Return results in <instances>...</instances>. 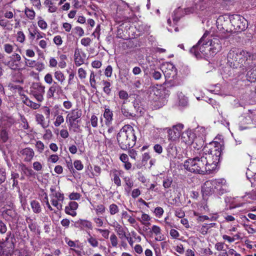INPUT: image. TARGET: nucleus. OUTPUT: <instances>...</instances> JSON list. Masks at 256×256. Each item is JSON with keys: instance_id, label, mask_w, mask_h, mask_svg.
Instances as JSON below:
<instances>
[{"instance_id": "obj_1", "label": "nucleus", "mask_w": 256, "mask_h": 256, "mask_svg": "<svg viewBox=\"0 0 256 256\" xmlns=\"http://www.w3.org/2000/svg\"><path fill=\"white\" fill-rule=\"evenodd\" d=\"M222 154V145L217 142H210L208 146L204 147L201 156L208 162L206 164L209 172L214 170L218 163Z\"/></svg>"}, {"instance_id": "obj_2", "label": "nucleus", "mask_w": 256, "mask_h": 256, "mask_svg": "<svg viewBox=\"0 0 256 256\" xmlns=\"http://www.w3.org/2000/svg\"><path fill=\"white\" fill-rule=\"evenodd\" d=\"M118 144L122 150H128L134 146L136 136L134 128L130 125L124 126L116 136Z\"/></svg>"}, {"instance_id": "obj_3", "label": "nucleus", "mask_w": 256, "mask_h": 256, "mask_svg": "<svg viewBox=\"0 0 256 256\" xmlns=\"http://www.w3.org/2000/svg\"><path fill=\"white\" fill-rule=\"evenodd\" d=\"M252 56L251 53L242 48H233L227 54V64L233 68L244 66Z\"/></svg>"}, {"instance_id": "obj_4", "label": "nucleus", "mask_w": 256, "mask_h": 256, "mask_svg": "<svg viewBox=\"0 0 256 256\" xmlns=\"http://www.w3.org/2000/svg\"><path fill=\"white\" fill-rule=\"evenodd\" d=\"M208 34L206 32L198 43L194 46L190 50V52L194 54L197 58H202L203 56L208 55L207 51L210 48V41L206 38Z\"/></svg>"}, {"instance_id": "obj_5", "label": "nucleus", "mask_w": 256, "mask_h": 256, "mask_svg": "<svg viewBox=\"0 0 256 256\" xmlns=\"http://www.w3.org/2000/svg\"><path fill=\"white\" fill-rule=\"evenodd\" d=\"M232 25L230 31L234 33L240 32L248 27L247 20L240 14H232L229 16Z\"/></svg>"}, {"instance_id": "obj_6", "label": "nucleus", "mask_w": 256, "mask_h": 256, "mask_svg": "<svg viewBox=\"0 0 256 256\" xmlns=\"http://www.w3.org/2000/svg\"><path fill=\"white\" fill-rule=\"evenodd\" d=\"M51 194H50V202L58 210H60L62 208V203L64 202V194L60 192H56L54 186L50 188Z\"/></svg>"}, {"instance_id": "obj_7", "label": "nucleus", "mask_w": 256, "mask_h": 256, "mask_svg": "<svg viewBox=\"0 0 256 256\" xmlns=\"http://www.w3.org/2000/svg\"><path fill=\"white\" fill-rule=\"evenodd\" d=\"M169 66L170 67V70H171L170 72H169L168 70L164 73L166 78H170L169 80H167V87H172L180 85V82L176 80V68L172 64Z\"/></svg>"}, {"instance_id": "obj_8", "label": "nucleus", "mask_w": 256, "mask_h": 256, "mask_svg": "<svg viewBox=\"0 0 256 256\" xmlns=\"http://www.w3.org/2000/svg\"><path fill=\"white\" fill-rule=\"evenodd\" d=\"M45 86L40 82H34L30 87V94L39 102L44 100Z\"/></svg>"}, {"instance_id": "obj_9", "label": "nucleus", "mask_w": 256, "mask_h": 256, "mask_svg": "<svg viewBox=\"0 0 256 256\" xmlns=\"http://www.w3.org/2000/svg\"><path fill=\"white\" fill-rule=\"evenodd\" d=\"M82 115V111L80 109L75 108L71 110L66 117V122L68 123L70 128L76 127L75 122H78V118Z\"/></svg>"}, {"instance_id": "obj_10", "label": "nucleus", "mask_w": 256, "mask_h": 256, "mask_svg": "<svg viewBox=\"0 0 256 256\" xmlns=\"http://www.w3.org/2000/svg\"><path fill=\"white\" fill-rule=\"evenodd\" d=\"M184 168L191 172L201 174V171L200 170H199V164L198 162H197L196 156L186 160L184 164Z\"/></svg>"}, {"instance_id": "obj_11", "label": "nucleus", "mask_w": 256, "mask_h": 256, "mask_svg": "<svg viewBox=\"0 0 256 256\" xmlns=\"http://www.w3.org/2000/svg\"><path fill=\"white\" fill-rule=\"evenodd\" d=\"M206 38H208L207 41H210L208 45L210 48L208 50L210 52V54H216L222 50V44L218 38H214L210 39L209 38L206 37Z\"/></svg>"}, {"instance_id": "obj_12", "label": "nucleus", "mask_w": 256, "mask_h": 256, "mask_svg": "<svg viewBox=\"0 0 256 256\" xmlns=\"http://www.w3.org/2000/svg\"><path fill=\"white\" fill-rule=\"evenodd\" d=\"M184 128V125L181 124L174 126L172 129L168 130V139L171 140H176L181 135V132Z\"/></svg>"}, {"instance_id": "obj_13", "label": "nucleus", "mask_w": 256, "mask_h": 256, "mask_svg": "<svg viewBox=\"0 0 256 256\" xmlns=\"http://www.w3.org/2000/svg\"><path fill=\"white\" fill-rule=\"evenodd\" d=\"M214 189L216 192L220 195H222L226 192L227 186L226 180L224 179H218L213 180Z\"/></svg>"}, {"instance_id": "obj_14", "label": "nucleus", "mask_w": 256, "mask_h": 256, "mask_svg": "<svg viewBox=\"0 0 256 256\" xmlns=\"http://www.w3.org/2000/svg\"><path fill=\"white\" fill-rule=\"evenodd\" d=\"M214 184H215L213 182V180H208L202 186V193L204 198L212 195L215 192Z\"/></svg>"}, {"instance_id": "obj_15", "label": "nucleus", "mask_w": 256, "mask_h": 256, "mask_svg": "<svg viewBox=\"0 0 256 256\" xmlns=\"http://www.w3.org/2000/svg\"><path fill=\"white\" fill-rule=\"evenodd\" d=\"M244 66L246 67V70L248 71L246 74V80L250 82H254L256 80V65L254 64H248Z\"/></svg>"}, {"instance_id": "obj_16", "label": "nucleus", "mask_w": 256, "mask_h": 256, "mask_svg": "<svg viewBox=\"0 0 256 256\" xmlns=\"http://www.w3.org/2000/svg\"><path fill=\"white\" fill-rule=\"evenodd\" d=\"M10 60L7 62H4L10 69L16 70L19 66L18 62L21 60L20 56L18 54H14L10 56Z\"/></svg>"}, {"instance_id": "obj_17", "label": "nucleus", "mask_w": 256, "mask_h": 256, "mask_svg": "<svg viewBox=\"0 0 256 256\" xmlns=\"http://www.w3.org/2000/svg\"><path fill=\"white\" fill-rule=\"evenodd\" d=\"M20 154L24 158V162H30L33 158L34 152V150L30 148H26L20 151Z\"/></svg>"}, {"instance_id": "obj_18", "label": "nucleus", "mask_w": 256, "mask_h": 256, "mask_svg": "<svg viewBox=\"0 0 256 256\" xmlns=\"http://www.w3.org/2000/svg\"><path fill=\"white\" fill-rule=\"evenodd\" d=\"M196 158L199 164V170H200L201 171V174H204L206 172H209V170H208V168L206 164L208 162L204 158V156H201V152Z\"/></svg>"}, {"instance_id": "obj_19", "label": "nucleus", "mask_w": 256, "mask_h": 256, "mask_svg": "<svg viewBox=\"0 0 256 256\" xmlns=\"http://www.w3.org/2000/svg\"><path fill=\"white\" fill-rule=\"evenodd\" d=\"M181 139L186 144H190L193 142L194 134L190 130H186L181 134Z\"/></svg>"}, {"instance_id": "obj_20", "label": "nucleus", "mask_w": 256, "mask_h": 256, "mask_svg": "<svg viewBox=\"0 0 256 256\" xmlns=\"http://www.w3.org/2000/svg\"><path fill=\"white\" fill-rule=\"evenodd\" d=\"M61 89V87L58 85V84L54 82L50 86L47 92L46 96L48 98H52L54 96V94L56 92H58V91Z\"/></svg>"}, {"instance_id": "obj_21", "label": "nucleus", "mask_w": 256, "mask_h": 256, "mask_svg": "<svg viewBox=\"0 0 256 256\" xmlns=\"http://www.w3.org/2000/svg\"><path fill=\"white\" fill-rule=\"evenodd\" d=\"M103 116L105 118V123L106 126H110L113 120V112L109 108H105Z\"/></svg>"}, {"instance_id": "obj_22", "label": "nucleus", "mask_w": 256, "mask_h": 256, "mask_svg": "<svg viewBox=\"0 0 256 256\" xmlns=\"http://www.w3.org/2000/svg\"><path fill=\"white\" fill-rule=\"evenodd\" d=\"M212 4V0H198L196 4V10H203L208 8Z\"/></svg>"}, {"instance_id": "obj_23", "label": "nucleus", "mask_w": 256, "mask_h": 256, "mask_svg": "<svg viewBox=\"0 0 256 256\" xmlns=\"http://www.w3.org/2000/svg\"><path fill=\"white\" fill-rule=\"evenodd\" d=\"M76 223L78 224L76 227L80 229H83L84 228H86L90 230L92 229V222L89 220L80 219L78 222H76Z\"/></svg>"}, {"instance_id": "obj_24", "label": "nucleus", "mask_w": 256, "mask_h": 256, "mask_svg": "<svg viewBox=\"0 0 256 256\" xmlns=\"http://www.w3.org/2000/svg\"><path fill=\"white\" fill-rule=\"evenodd\" d=\"M168 156L170 158H174L176 154V148L173 143H170L167 148Z\"/></svg>"}, {"instance_id": "obj_25", "label": "nucleus", "mask_w": 256, "mask_h": 256, "mask_svg": "<svg viewBox=\"0 0 256 256\" xmlns=\"http://www.w3.org/2000/svg\"><path fill=\"white\" fill-rule=\"evenodd\" d=\"M74 59L76 65L77 66H80L84 62V60L80 56V52L78 49H76L74 54Z\"/></svg>"}, {"instance_id": "obj_26", "label": "nucleus", "mask_w": 256, "mask_h": 256, "mask_svg": "<svg viewBox=\"0 0 256 256\" xmlns=\"http://www.w3.org/2000/svg\"><path fill=\"white\" fill-rule=\"evenodd\" d=\"M36 120L37 123L40 124L44 128H46L48 126V124L46 123L44 116L40 114H36Z\"/></svg>"}, {"instance_id": "obj_27", "label": "nucleus", "mask_w": 256, "mask_h": 256, "mask_svg": "<svg viewBox=\"0 0 256 256\" xmlns=\"http://www.w3.org/2000/svg\"><path fill=\"white\" fill-rule=\"evenodd\" d=\"M44 4L48 8L50 12H54L57 10V6L52 2L51 0H45Z\"/></svg>"}, {"instance_id": "obj_28", "label": "nucleus", "mask_w": 256, "mask_h": 256, "mask_svg": "<svg viewBox=\"0 0 256 256\" xmlns=\"http://www.w3.org/2000/svg\"><path fill=\"white\" fill-rule=\"evenodd\" d=\"M103 87V90L104 92L108 96H110L112 93V90L110 88L111 86V84L110 82L106 80H102V81Z\"/></svg>"}, {"instance_id": "obj_29", "label": "nucleus", "mask_w": 256, "mask_h": 256, "mask_svg": "<svg viewBox=\"0 0 256 256\" xmlns=\"http://www.w3.org/2000/svg\"><path fill=\"white\" fill-rule=\"evenodd\" d=\"M178 96L179 105L185 106L188 104V98L182 92L178 94Z\"/></svg>"}, {"instance_id": "obj_30", "label": "nucleus", "mask_w": 256, "mask_h": 256, "mask_svg": "<svg viewBox=\"0 0 256 256\" xmlns=\"http://www.w3.org/2000/svg\"><path fill=\"white\" fill-rule=\"evenodd\" d=\"M30 206L34 212L38 214L41 212V206L38 202L33 200L30 202Z\"/></svg>"}, {"instance_id": "obj_31", "label": "nucleus", "mask_w": 256, "mask_h": 256, "mask_svg": "<svg viewBox=\"0 0 256 256\" xmlns=\"http://www.w3.org/2000/svg\"><path fill=\"white\" fill-rule=\"evenodd\" d=\"M182 12V10L180 8H178L173 12L172 17L173 21L174 22H178L180 20L181 16H182L181 14Z\"/></svg>"}, {"instance_id": "obj_32", "label": "nucleus", "mask_w": 256, "mask_h": 256, "mask_svg": "<svg viewBox=\"0 0 256 256\" xmlns=\"http://www.w3.org/2000/svg\"><path fill=\"white\" fill-rule=\"evenodd\" d=\"M24 14L26 17L30 20H33L35 18L36 13L32 8L26 7L24 10Z\"/></svg>"}, {"instance_id": "obj_33", "label": "nucleus", "mask_w": 256, "mask_h": 256, "mask_svg": "<svg viewBox=\"0 0 256 256\" xmlns=\"http://www.w3.org/2000/svg\"><path fill=\"white\" fill-rule=\"evenodd\" d=\"M172 182V178L171 176H166L164 178L162 186L165 188H170Z\"/></svg>"}, {"instance_id": "obj_34", "label": "nucleus", "mask_w": 256, "mask_h": 256, "mask_svg": "<svg viewBox=\"0 0 256 256\" xmlns=\"http://www.w3.org/2000/svg\"><path fill=\"white\" fill-rule=\"evenodd\" d=\"M54 76L55 78L60 82V84H62L65 80L64 74L60 70L56 71L54 74Z\"/></svg>"}, {"instance_id": "obj_35", "label": "nucleus", "mask_w": 256, "mask_h": 256, "mask_svg": "<svg viewBox=\"0 0 256 256\" xmlns=\"http://www.w3.org/2000/svg\"><path fill=\"white\" fill-rule=\"evenodd\" d=\"M137 220L142 222L144 225H146V222H149L150 220V217L149 215L142 212V216L140 218H137Z\"/></svg>"}, {"instance_id": "obj_36", "label": "nucleus", "mask_w": 256, "mask_h": 256, "mask_svg": "<svg viewBox=\"0 0 256 256\" xmlns=\"http://www.w3.org/2000/svg\"><path fill=\"white\" fill-rule=\"evenodd\" d=\"M112 176H113L112 180L114 181V183L118 186H121V180L119 178V175L118 174V171L115 170L112 173Z\"/></svg>"}, {"instance_id": "obj_37", "label": "nucleus", "mask_w": 256, "mask_h": 256, "mask_svg": "<svg viewBox=\"0 0 256 256\" xmlns=\"http://www.w3.org/2000/svg\"><path fill=\"white\" fill-rule=\"evenodd\" d=\"M89 237L88 238V242L92 246V247H97L98 244V240L92 236L90 234H88Z\"/></svg>"}, {"instance_id": "obj_38", "label": "nucleus", "mask_w": 256, "mask_h": 256, "mask_svg": "<svg viewBox=\"0 0 256 256\" xmlns=\"http://www.w3.org/2000/svg\"><path fill=\"white\" fill-rule=\"evenodd\" d=\"M151 76L155 80H158L162 77V74L160 72L155 70H151L150 72Z\"/></svg>"}, {"instance_id": "obj_39", "label": "nucleus", "mask_w": 256, "mask_h": 256, "mask_svg": "<svg viewBox=\"0 0 256 256\" xmlns=\"http://www.w3.org/2000/svg\"><path fill=\"white\" fill-rule=\"evenodd\" d=\"M117 228L116 232L120 238V239H122L124 238H126L128 236L126 235V232L123 228L120 225H118V227H117Z\"/></svg>"}, {"instance_id": "obj_40", "label": "nucleus", "mask_w": 256, "mask_h": 256, "mask_svg": "<svg viewBox=\"0 0 256 256\" xmlns=\"http://www.w3.org/2000/svg\"><path fill=\"white\" fill-rule=\"evenodd\" d=\"M109 209L110 212L112 215H114L119 212L118 206L114 204H111L109 206Z\"/></svg>"}, {"instance_id": "obj_41", "label": "nucleus", "mask_w": 256, "mask_h": 256, "mask_svg": "<svg viewBox=\"0 0 256 256\" xmlns=\"http://www.w3.org/2000/svg\"><path fill=\"white\" fill-rule=\"evenodd\" d=\"M124 182L126 184V185L127 186L128 188V190H130L131 188L134 186V182L132 180V179L126 176L124 178Z\"/></svg>"}, {"instance_id": "obj_42", "label": "nucleus", "mask_w": 256, "mask_h": 256, "mask_svg": "<svg viewBox=\"0 0 256 256\" xmlns=\"http://www.w3.org/2000/svg\"><path fill=\"white\" fill-rule=\"evenodd\" d=\"M96 214H103L106 210V208L103 204H98L95 208Z\"/></svg>"}, {"instance_id": "obj_43", "label": "nucleus", "mask_w": 256, "mask_h": 256, "mask_svg": "<svg viewBox=\"0 0 256 256\" xmlns=\"http://www.w3.org/2000/svg\"><path fill=\"white\" fill-rule=\"evenodd\" d=\"M90 86L94 88H96V82L95 80V74L94 72H92L90 74Z\"/></svg>"}, {"instance_id": "obj_44", "label": "nucleus", "mask_w": 256, "mask_h": 256, "mask_svg": "<svg viewBox=\"0 0 256 256\" xmlns=\"http://www.w3.org/2000/svg\"><path fill=\"white\" fill-rule=\"evenodd\" d=\"M36 146L38 150V151L40 153L42 152L44 148V143L40 140L36 142Z\"/></svg>"}, {"instance_id": "obj_45", "label": "nucleus", "mask_w": 256, "mask_h": 256, "mask_svg": "<svg viewBox=\"0 0 256 256\" xmlns=\"http://www.w3.org/2000/svg\"><path fill=\"white\" fill-rule=\"evenodd\" d=\"M64 122V118L61 115H58L56 118V121L54 122V125L55 126H60Z\"/></svg>"}, {"instance_id": "obj_46", "label": "nucleus", "mask_w": 256, "mask_h": 256, "mask_svg": "<svg viewBox=\"0 0 256 256\" xmlns=\"http://www.w3.org/2000/svg\"><path fill=\"white\" fill-rule=\"evenodd\" d=\"M74 168L78 170H82L84 168L83 164L80 160H76L74 162Z\"/></svg>"}, {"instance_id": "obj_47", "label": "nucleus", "mask_w": 256, "mask_h": 256, "mask_svg": "<svg viewBox=\"0 0 256 256\" xmlns=\"http://www.w3.org/2000/svg\"><path fill=\"white\" fill-rule=\"evenodd\" d=\"M111 244L113 247H116L118 245V238L114 234H112L110 236Z\"/></svg>"}, {"instance_id": "obj_48", "label": "nucleus", "mask_w": 256, "mask_h": 256, "mask_svg": "<svg viewBox=\"0 0 256 256\" xmlns=\"http://www.w3.org/2000/svg\"><path fill=\"white\" fill-rule=\"evenodd\" d=\"M6 179V172L5 170L0 168V184L4 182Z\"/></svg>"}, {"instance_id": "obj_49", "label": "nucleus", "mask_w": 256, "mask_h": 256, "mask_svg": "<svg viewBox=\"0 0 256 256\" xmlns=\"http://www.w3.org/2000/svg\"><path fill=\"white\" fill-rule=\"evenodd\" d=\"M118 96L122 100H126L128 98V92L124 90H120L119 92Z\"/></svg>"}, {"instance_id": "obj_50", "label": "nucleus", "mask_w": 256, "mask_h": 256, "mask_svg": "<svg viewBox=\"0 0 256 256\" xmlns=\"http://www.w3.org/2000/svg\"><path fill=\"white\" fill-rule=\"evenodd\" d=\"M152 231L156 236H158L162 234L160 228L159 226H156V225H154L152 227Z\"/></svg>"}, {"instance_id": "obj_51", "label": "nucleus", "mask_w": 256, "mask_h": 256, "mask_svg": "<svg viewBox=\"0 0 256 256\" xmlns=\"http://www.w3.org/2000/svg\"><path fill=\"white\" fill-rule=\"evenodd\" d=\"M124 102L122 103L121 108V112L126 117H129L130 116H132V114L128 112V110L126 109V107L124 106Z\"/></svg>"}, {"instance_id": "obj_52", "label": "nucleus", "mask_w": 256, "mask_h": 256, "mask_svg": "<svg viewBox=\"0 0 256 256\" xmlns=\"http://www.w3.org/2000/svg\"><path fill=\"white\" fill-rule=\"evenodd\" d=\"M38 26L42 30H46L48 26L46 22L42 18L38 20Z\"/></svg>"}, {"instance_id": "obj_53", "label": "nucleus", "mask_w": 256, "mask_h": 256, "mask_svg": "<svg viewBox=\"0 0 256 256\" xmlns=\"http://www.w3.org/2000/svg\"><path fill=\"white\" fill-rule=\"evenodd\" d=\"M154 212L156 216L160 218L164 214V210L161 207H157L155 208Z\"/></svg>"}, {"instance_id": "obj_54", "label": "nucleus", "mask_w": 256, "mask_h": 256, "mask_svg": "<svg viewBox=\"0 0 256 256\" xmlns=\"http://www.w3.org/2000/svg\"><path fill=\"white\" fill-rule=\"evenodd\" d=\"M112 72V68L111 66H108L104 70V74L107 77H110Z\"/></svg>"}, {"instance_id": "obj_55", "label": "nucleus", "mask_w": 256, "mask_h": 256, "mask_svg": "<svg viewBox=\"0 0 256 256\" xmlns=\"http://www.w3.org/2000/svg\"><path fill=\"white\" fill-rule=\"evenodd\" d=\"M28 31L30 38L33 40L35 38V36H36L37 33H38V30L36 27L34 26V28L32 31H31L30 29L28 30Z\"/></svg>"}, {"instance_id": "obj_56", "label": "nucleus", "mask_w": 256, "mask_h": 256, "mask_svg": "<svg viewBox=\"0 0 256 256\" xmlns=\"http://www.w3.org/2000/svg\"><path fill=\"white\" fill-rule=\"evenodd\" d=\"M81 44L84 46H88L91 40L90 38H84L81 40Z\"/></svg>"}, {"instance_id": "obj_57", "label": "nucleus", "mask_w": 256, "mask_h": 256, "mask_svg": "<svg viewBox=\"0 0 256 256\" xmlns=\"http://www.w3.org/2000/svg\"><path fill=\"white\" fill-rule=\"evenodd\" d=\"M17 40L20 42H23L25 40V36L23 32H18L17 34Z\"/></svg>"}, {"instance_id": "obj_58", "label": "nucleus", "mask_w": 256, "mask_h": 256, "mask_svg": "<svg viewBox=\"0 0 256 256\" xmlns=\"http://www.w3.org/2000/svg\"><path fill=\"white\" fill-rule=\"evenodd\" d=\"M54 42L57 46H60L62 43V40L61 36H55L54 38Z\"/></svg>"}, {"instance_id": "obj_59", "label": "nucleus", "mask_w": 256, "mask_h": 256, "mask_svg": "<svg viewBox=\"0 0 256 256\" xmlns=\"http://www.w3.org/2000/svg\"><path fill=\"white\" fill-rule=\"evenodd\" d=\"M80 197V194L78 192H72L69 195V198L72 200H78Z\"/></svg>"}, {"instance_id": "obj_60", "label": "nucleus", "mask_w": 256, "mask_h": 256, "mask_svg": "<svg viewBox=\"0 0 256 256\" xmlns=\"http://www.w3.org/2000/svg\"><path fill=\"white\" fill-rule=\"evenodd\" d=\"M154 152L158 154H161L162 152V147L160 144H156L154 146Z\"/></svg>"}, {"instance_id": "obj_61", "label": "nucleus", "mask_w": 256, "mask_h": 256, "mask_svg": "<svg viewBox=\"0 0 256 256\" xmlns=\"http://www.w3.org/2000/svg\"><path fill=\"white\" fill-rule=\"evenodd\" d=\"M175 216L179 218H182L184 216V212L182 209H177L175 210Z\"/></svg>"}, {"instance_id": "obj_62", "label": "nucleus", "mask_w": 256, "mask_h": 256, "mask_svg": "<svg viewBox=\"0 0 256 256\" xmlns=\"http://www.w3.org/2000/svg\"><path fill=\"white\" fill-rule=\"evenodd\" d=\"M78 76L80 79H84L86 77V72L82 68L78 70Z\"/></svg>"}, {"instance_id": "obj_63", "label": "nucleus", "mask_w": 256, "mask_h": 256, "mask_svg": "<svg viewBox=\"0 0 256 256\" xmlns=\"http://www.w3.org/2000/svg\"><path fill=\"white\" fill-rule=\"evenodd\" d=\"M74 30H75V32L79 36H82L84 34V30L80 26H76Z\"/></svg>"}, {"instance_id": "obj_64", "label": "nucleus", "mask_w": 256, "mask_h": 256, "mask_svg": "<svg viewBox=\"0 0 256 256\" xmlns=\"http://www.w3.org/2000/svg\"><path fill=\"white\" fill-rule=\"evenodd\" d=\"M4 51L8 54H10L13 50L12 46L8 44H6L4 45Z\"/></svg>"}]
</instances>
